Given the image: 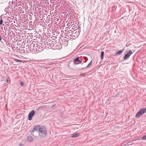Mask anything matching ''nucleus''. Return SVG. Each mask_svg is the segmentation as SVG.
Returning a JSON list of instances; mask_svg holds the SVG:
<instances>
[{
    "mask_svg": "<svg viewBox=\"0 0 146 146\" xmlns=\"http://www.w3.org/2000/svg\"><path fill=\"white\" fill-rule=\"evenodd\" d=\"M10 17H8L7 18V17H5L3 16V15H1L0 16V25H2L5 26L7 25L9 26V23H8V24L7 23L8 21L11 22L10 21Z\"/></svg>",
    "mask_w": 146,
    "mask_h": 146,
    "instance_id": "1",
    "label": "nucleus"
},
{
    "mask_svg": "<svg viewBox=\"0 0 146 146\" xmlns=\"http://www.w3.org/2000/svg\"><path fill=\"white\" fill-rule=\"evenodd\" d=\"M39 133L44 135H46L47 130L44 126H43L40 127V126L39 129L38 131V134H39Z\"/></svg>",
    "mask_w": 146,
    "mask_h": 146,
    "instance_id": "2",
    "label": "nucleus"
},
{
    "mask_svg": "<svg viewBox=\"0 0 146 146\" xmlns=\"http://www.w3.org/2000/svg\"><path fill=\"white\" fill-rule=\"evenodd\" d=\"M146 111V108L141 109L137 113L135 117L136 118H139L142 116L144 113Z\"/></svg>",
    "mask_w": 146,
    "mask_h": 146,
    "instance_id": "3",
    "label": "nucleus"
},
{
    "mask_svg": "<svg viewBox=\"0 0 146 146\" xmlns=\"http://www.w3.org/2000/svg\"><path fill=\"white\" fill-rule=\"evenodd\" d=\"M40 127V125H39L35 126L33 128L31 129L30 133H31L33 134V135H34V132H37L38 133V131Z\"/></svg>",
    "mask_w": 146,
    "mask_h": 146,
    "instance_id": "4",
    "label": "nucleus"
},
{
    "mask_svg": "<svg viewBox=\"0 0 146 146\" xmlns=\"http://www.w3.org/2000/svg\"><path fill=\"white\" fill-rule=\"evenodd\" d=\"M82 59L81 58L77 57L75 58L74 60V63L75 64H77L81 63H82Z\"/></svg>",
    "mask_w": 146,
    "mask_h": 146,
    "instance_id": "5",
    "label": "nucleus"
},
{
    "mask_svg": "<svg viewBox=\"0 0 146 146\" xmlns=\"http://www.w3.org/2000/svg\"><path fill=\"white\" fill-rule=\"evenodd\" d=\"M47 44L48 45H49V46H48V47L50 48H52L53 49H54V48L55 47V46L56 45V43H55V44H54V43H50V42L48 41L47 42Z\"/></svg>",
    "mask_w": 146,
    "mask_h": 146,
    "instance_id": "6",
    "label": "nucleus"
},
{
    "mask_svg": "<svg viewBox=\"0 0 146 146\" xmlns=\"http://www.w3.org/2000/svg\"><path fill=\"white\" fill-rule=\"evenodd\" d=\"M35 114V111L33 110L31 111L29 114L28 119L29 120H31Z\"/></svg>",
    "mask_w": 146,
    "mask_h": 146,
    "instance_id": "7",
    "label": "nucleus"
},
{
    "mask_svg": "<svg viewBox=\"0 0 146 146\" xmlns=\"http://www.w3.org/2000/svg\"><path fill=\"white\" fill-rule=\"evenodd\" d=\"M133 53L132 52L131 50H129V52L126 54L123 58L124 60H126L127 58H129L130 56Z\"/></svg>",
    "mask_w": 146,
    "mask_h": 146,
    "instance_id": "8",
    "label": "nucleus"
},
{
    "mask_svg": "<svg viewBox=\"0 0 146 146\" xmlns=\"http://www.w3.org/2000/svg\"><path fill=\"white\" fill-rule=\"evenodd\" d=\"M67 37H64V39L63 40V41H62L63 44L65 46H67L68 44V40H66V39Z\"/></svg>",
    "mask_w": 146,
    "mask_h": 146,
    "instance_id": "9",
    "label": "nucleus"
},
{
    "mask_svg": "<svg viewBox=\"0 0 146 146\" xmlns=\"http://www.w3.org/2000/svg\"><path fill=\"white\" fill-rule=\"evenodd\" d=\"M62 48V45L60 44L59 45H56L55 46V47L54 48V49H60Z\"/></svg>",
    "mask_w": 146,
    "mask_h": 146,
    "instance_id": "10",
    "label": "nucleus"
},
{
    "mask_svg": "<svg viewBox=\"0 0 146 146\" xmlns=\"http://www.w3.org/2000/svg\"><path fill=\"white\" fill-rule=\"evenodd\" d=\"M41 43H40V42H38L37 44H36V45H37L36 46V47H37V46H38L41 47V48H42V43H43L42 41H41Z\"/></svg>",
    "mask_w": 146,
    "mask_h": 146,
    "instance_id": "11",
    "label": "nucleus"
},
{
    "mask_svg": "<svg viewBox=\"0 0 146 146\" xmlns=\"http://www.w3.org/2000/svg\"><path fill=\"white\" fill-rule=\"evenodd\" d=\"M35 46V44H34L33 45V48L32 50V52L33 53H35L37 51V49L36 48H34Z\"/></svg>",
    "mask_w": 146,
    "mask_h": 146,
    "instance_id": "12",
    "label": "nucleus"
},
{
    "mask_svg": "<svg viewBox=\"0 0 146 146\" xmlns=\"http://www.w3.org/2000/svg\"><path fill=\"white\" fill-rule=\"evenodd\" d=\"M123 51V50H119L115 53V54L117 55H120L122 53Z\"/></svg>",
    "mask_w": 146,
    "mask_h": 146,
    "instance_id": "13",
    "label": "nucleus"
},
{
    "mask_svg": "<svg viewBox=\"0 0 146 146\" xmlns=\"http://www.w3.org/2000/svg\"><path fill=\"white\" fill-rule=\"evenodd\" d=\"M92 64V61H91L86 66V67L83 68H82L81 69V70H83L85 68H88L90 67V66Z\"/></svg>",
    "mask_w": 146,
    "mask_h": 146,
    "instance_id": "14",
    "label": "nucleus"
},
{
    "mask_svg": "<svg viewBox=\"0 0 146 146\" xmlns=\"http://www.w3.org/2000/svg\"><path fill=\"white\" fill-rule=\"evenodd\" d=\"M80 135V134L79 133H75L71 137H78Z\"/></svg>",
    "mask_w": 146,
    "mask_h": 146,
    "instance_id": "15",
    "label": "nucleus"
},
{
    "mask_svg": "<svg viewBox=\"0 0 146 146\" xmlns=\"http://www.w3.org/2000/svg\"><path fill=\"white\" fill-rule=\"evenodd\" d=\"M104 52L102 51L101 52V55L100 56V57H101V59L102 60L104 58Z\"/></svg>",
    "mask_w": 146,
    "mask_h": 146,
    "instance_id": "16",
    "label": "nucleus"
},
{
    "mask_svg": "<svg viewBox=\"0 0 146 146\" xmlns=\"http://www.w3.org/2000/svg\"><path fill=\"white\" fill-rule=\"evenodd\" d=\"M27 139L29 141H31L33 140V138L31 136H28L27 137Z\"/></svg>",
    "mask_w": 146,
    "mask_h": 146,
    "instance_id": "17",
    "label": "nucleus"
},
{
    "mask_svg": "<svg viewBox=\"0 0 146 146\" xmlns=\"http://www.w3.org/2000/svg\"><path fill=\"white\" fill-rule=\"evenodd\" d=\"M32 45H27L26 46V47L28 48L30 50V51H31V50L32 49Z\"/></svg>",
    "mask_w": 146,
    "mask_h": 146,
    "instance_id": "18",
    "label": "nucleus"
},
{
    "mask_svg": "<svg viewBox=\"0 0 146 146\" xmlns=\"http://www.w3.org/2000/svg\"><path fill=\"white\" fill-rule=\"evenodd\" d=\"M49 41L50 42V43H54V44H55V43H56L55 42H56V41H55L54 39H52V40H50Z\"/></svg>",
    "mask_w": 146,
    "mask_h": 146,
    "instance_id": "19",
    "label": "nucleus"
},
{
    "mask_svg": "<svg viewBox=\"0 0 146 146\" xmlns=\"http://www.w3.org/2000/svg\"><path fill=\"white\" fill-rule=\"evenodd\" d=\"M70 39H71V38H73V39H74V38H73V37H74L75 38H76L75 36H73V35H70Z\"/></svg>",
    "mask_w": 146,
    "mask_h": 146,
    "instance_id": "20",
    "label": "nucleus"
},
{
    "mask_svg": "<svg viewBox=\"0 0 146 146\" xmlns=\"http://www.w3.org/2000/svg\"><path fill=\"white\" fill-rule=\"evenodd\" d=\"M142 139L144 140L146 139V135L143 136L142 137Z\"/></svg>",
    "mask_w": 146,
    "mask_h": 146,
    "instance_id": "21",
    "label": "nucleus"
},
{
    "mask_svg": "<svg viewBox=\"0 0 146 146\" xmlns=\"http://www.w3.org/2000/svg\"><path fill=\"white\" fill-rule=\"evenodd\" d=\"M20 84L21 86H23V81H21L20 82Z\"/></svg>",
    "mask_w": 146,
    "mask_h": 146,
    "instance_id": "22",
    "label": "nucleus"
},
{
    "mask_svg": "<svg viewBox=\"0 0 146 146\" xmlns=\"http://www.w3.org/2000/svg\"><path fill=\"white\" fill-rule=\"evenodd\" d=\"M6 44L7 45H10L11 43H9L8 42H6Z\"/></svg>",
    "mask_w": 146,
    "mask_h": 146,
    "instance_id": "23",
    "label": "nucleus"
},
{
    "mask_svg": "<svg viewBox=\"0 0 146 146\" xmlns=\"http://www.w3.org/2000/svg\"><path fill=\"white\" fill-rule=\"evenodd\" d=\"M15 61L17 62H20V60L18 59H16V60H15Z\"/></svg>",
    "mask_w": 146,
    "mask_h": 146,
    "instance_id": "24",
    "label": "nucleus"
},
{
    "mask_svg": "<svg viewBox=\"0 0 146 146\" xmlns=\"http://www.w3.org/2000/svg\"><path fill=\"white\" fill-rule=\"evenodd\" d=\"M2 39V38L1 36H0V41H1Z\"/></svg>",
    "mask_w": 146,
    "mask_h": 146,
    "instance_id": "25",
    "label": "nucleus"
},
{
    "mask_svg": "<svg viewBox=\"0 0 146 146\" xmlns=\"http://www.w3.org/2000/svg\"><path fill=\"white\" fill-rule=\"evenodd\" d=\"M13 3V2H9V4H11V3Z\"/></svg>",
    "mask_w": 146,
    "mask_h": 146,
    "instance_id": "26",
    "label": "nucleus"
},
{
    "mask_svg": "<svg viewBox=\"0 0 146 146\" xmlns=\"http://www.w3.org/2000/svg\"><path fill=\"white\" fill-rule=\"evenodd\" d=\"M83 74H81L80 76L82 75H83Z\"/></svg>",
    "mask_w": 146,
    "mask_h": 146,
    "instance_id": "27",
    "label": "nucleus"
},
{
    "mask_svg": "<svg viewBox=\"0 0 146 146\" xmlns=\"http://www.w3.org/2000/svg\"><path fill=\"white\" fill-rule=\"evenodd\" d=\"M1 29H3V27H1Z\"/></svg>",
    "mask_w": 146,
    "mask_h": 146,
    "instance_id": "28",
    "label": "nucleus"
},
{
    "mask_svg": "<svg viewBox=\"0 0 146 146\" xmlns=\"http://www.w3.org/2000/svg\"><path fill=\"white\" fill-rule=\"evenodd\" d=\"M10 21H12L11 20V19H10Z\"/></svg>",
    "mask_w": 146,
    "mask_h": 146,
    "instance_id": "29",
    "label": "nucleus"
},
{
    "mask_svg": "<svg viewBox=\"0 0 146 146\" xmlns=\"http://www.w3.org/2000/svg\"><path fill=\"white\" fill-rule=\"evenodd\" d=\"M85 58H86V59H87V60H88V58H86V57H85Z\"/></svg>",
    "mask_w": 146,
    "mask_h": 146,
    "instance_id": "30",
    "label": "nucleus"
},
{
    "mask_svg": "<svg viewBox=\"0 0 146 146\" xmlns=\"http://www.w3.org/2000/svg\"><path fill=\"white\" fill-rule=\"evenodd\" d=\"M20 145H22V144H20Z\"/></svg>",
    "mask_w": 146,
    "mask_h": 146,
    "instance_id": "31",
    "label": "nucleus"
},
{
    "mask_svg": "<svg viewBox=\"0 0 146 146\" xmlns=\"http://www.w3.org/2000/svg\"><path fill=\"white\" fill-rule=\"evenodd\" d=\"M20 145H22V144H20Z\"/></svg>",
    "mask_w": 146,
    "mask_h": 146,
    "instance_id": "32",
    "label": "nucleus"
},
{
    "mask_svg": "<svg viewBox=\"0 0 146 146\" xmlns=\"http://www.w3.org/2000/svg\"><path fill=\"white\" fill-rule=\"evenodd\" d=\"M7 28H6V30H7Z\"/></svg>",
    "mask_w": 146,
    "mask_h": 146,
    "instance_id": "33",
    "label": "nucleus"
},
{
    "mask_svg": "<svg viewBox=\"0 0 146 146\" xmlns=\"http://www.w3.org/2000/svg\"><path fill=\"white\" fill-rule=\"evenodd\" d=\"M67 39H68L69 38H67Z\"/></svg>",
    "mask_w": 146,
    "mask_h": 146,
    "instance_id": "34",
    "label": "nucleus"
},
{
    "mask_svg": "<svg viewBox=\"0 0 146 146\" xmlns=\"http://www.w3.org/2000/svg\"><path fill=\"white\" fill-rule=\"evenodd\" d=\"M69 37V36H68V38Z\"/></svg>",
    "mask_w": 146,
    "mask_h": 146,
    "instance_id": "35",
    "label": "nucleus"
},
{
    "mask_svg": "<svg viewBox=\"0 0 146 146\" xmlns=\"http://www.w3.org/2000/svg\"><path fill=\"white\" fill-rule=\"evenodd\" d=\"M69 37V36H68V38Z\"/></svg>",
    "mask_w": 146,
    "mask_h": 146,
    "instance_id": "36",
    "label": "nucleus"
}]
</instances>
